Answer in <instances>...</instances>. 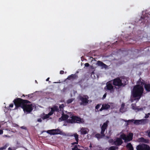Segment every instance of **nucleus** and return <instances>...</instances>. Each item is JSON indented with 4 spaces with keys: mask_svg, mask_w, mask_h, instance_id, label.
<instances>
[{
    "mask_svg": "<svg viewBox=\"0 0 150 150\" xmlns=\"http://www.w3.org/2000/svg\"><path fill=\"white\" fill-rule=\"evenodd\" d=\"M68 115L67 114H64L63 112L62 116L59 119V121L65 120H67V122L68 123H83L84 122L83 119L81 118L80 117L76 116H72L71 117V119H68L69 117Z\"/></svg>",
    "mask_w": 150,
    "mask_h": 150,
    "instance_id": "obj_1",
    "label": "nucleus"
},
{
    "mask_svg": "<svg viewBox=\"0 0 150 150\" xmlns=\"http://www.w3.org/2000/svg\"><path fill=\"white\" fill-rule=\"evenodd\" d=\"M144 91L143 87L136 85L134 86L132 91V96L134 98H138L139 100L142 96Z\"/></svg>",
    "mask_w": 150,
    "mask_h": 150,
    "instance_id": "obj_2",
    "label": "nucleus"
},
{
    "mask_svg": "<svg viewBox=\"0 0 150 150\" xmlns=\"http://www.w3.org/2000/svg\"><path fill=\"white\" fill-rule=\"evenodd\" d=\"M13 102L15 106V109L19 107L22 108L25 103H30V102L26 100H24L21 98H17L15 99Z\"/></svg>",
    "mask_w": 150,
    "mask_h": 150,
    "instance_id": "obj_3",
    "label": "nucleus"
},
{
    "mask_svg": "<svg viewBox=\"0 0 150 150\" xmlns=\"http://www.w3.org/2000/svg\"><path fill=\"white\" fill-rule=\"evenodd\" d=\"M112 81L114 86L119 87H124L126 85L127 81H128L126 79H124L122 81L119 77L114 79Z\"/></svg>",
    "mask_w": 150,
    "mask_h": 150,
    "instance_id": "obj_4",
    "label": "nucleus"
},
{
    "mask_svg": "<svg viewBox=\"0 0 150 150\" xmlns=\"http://www.w3.org/2000/svg\"><path fill=\"white\" fill-rule=\"evenodd\" d=\"M146 119L137 120L132 119L127 120V123L129 124L131 122H133L134 124L136 125H144L146 124Z\"/></svg>",
    "mask_w": 150,
    "mask_h": 150,
    "instance_id": "obj_5",
    "label": "nucleus"
},
{
    "mask_svg": "<svg viewBox=\"0 0 150 150\" xmlns=\"http://www.w3.org/2000/svg\"><path fill=\"white\" fill-rule=\"evenodd\" d=\"M78 98L79 100L81 101L80 104L81 105H85L88 103L89 101L88 100L89 98L87 96H83V97L79 95L78 97Z\"/></svg>",
    "mask_w": 150,
    "mask_h": 150,
    "instance_id": "obj_6",
    "label": "nucleus"
},
{
    "mask_svg": "<svg viewBox=\"0 0 150 150\" xmlns=\"http://www.w3.org/2000/svg\"><path fill=\"white\" fill-rule=\"evenodd\" d=\"M133 134L132 133H129L128 135L126 136L125 134L120 135L121 138L124 140L125 142H129L131 141L133 139Z\"/></svg>",
    "mask_w": 150,
    "mask_h": 150,
    "instance_id": "obj_7",
    "label": "nucleus"
},
{
    "mask_svg": "<svg viewBox=\"0 0 150 150\" xmlns=\"http://www.w3.org/2000/svg\"><path fill=\"white\" fill-rule=\"evenodd\" d=\"M47 133L51 135L60 134L62 135L63 133L62 131L59 129H52L47 131Z\"/></svg>",
    "mask_w": 150,
    "mask_h": 150,
    "instance_id": "obj_8",
    "label": "nucleus"
},
{
    "mask_svg": "<svg viewBox=\"0 0 150 150\" xmlns=\"http://www.w3.org/2000/svg\"><path fill=\"white\" fill-rule=\"evenodd\" d=\"M112 85L111 83L107 82L104 88L105 90L107 91H109L111 93H113L114 91V88Z\"/></svg>",
    "mask_w": 150,
    "mask_h": 150,
    "instance_id": "obj_9",
    "label": "nucleus"
},
{
    "mask_svg": "<svg viewBox=\"0 0 150 150\" xmlns=\"http://www.w3.org/2000/svg\"><path fill=\"white\" fill-rule=\"evenodd\" d=\"M136 149L137 150H150V146L147 144H142L137 146Z\"/></svg>",
    "mask_w": 150,
    "mask_h": 150,
    "instance_id": "obj_10",
    "label": "nucleus"
},
{
    "mask_svg": "<svg viewBox=\"0 0 150 150\" xmlns=\"http://www.w3.org/2000/svg\"><path fill=\"white\" fill-rule=\"evenodd\" d=\"M28 103H25L22 109L25 112H30L33 110V108L32 107V105L28 104Z\"/></svg>",
    "mask_w": 150,
    "mask_h": 150,
    "instance_id": "obj_11",
    "label": "nucleus"
},
{
    "mask_svg": "<svg viewBox=\"0 0 150 150\" xmlns=\"http://www.w3.org/2000/svg\"><path fill=\"white\" fill-rule=\"evenodd\" d=\"M108 121H107L105 122H104L101 127V132L100 133L101 134H102L103 137L105 136V132L108 126Z\"/></svg>",
    "mask_w": 150,
    "mask_h": 150,
    "instance_id": "obj_12",
    "label": "nucleus"
},
{
    "mask_svg": "<svg viewBox=\"0 0 150 150\" xmlns=\"http://www.w3.org/2000/svg\"><path fill=\"white\" fill-rule=\"evenodd\" d=\"M146 83L144 80L142 79V78H140L137 81V85H138L140 86L143 87V86H144V85L146 84Z\"/></svg>",
    "mask_w": 150,
    "mask_h": 150,
    "instance_id": "obj_13",
    "label": "nucleus"
},
{
    "mask_svg": "<svg viewBox=\"0 0 150 150\" xmlns=\"http://www.w3.org/2000/svg\"><path fill=\"white\" fill-rule=\"evenodd\" d=\"M110 108V105L108 104H103L102 105L101 108L99 110V111H102L103 110H108Z\"/></svg>",
    "mask_w": 150,
    "mask_h": 150,
    "instance_id": "obj_14",
    "label": "nucleus"
},
{
    "mask_svg": "<svg viewBox=\"0 0 150 150\" xmlns=\"http://www.w3.org/2000/svg\"><path fill=\"white\" fill-rule=\"evenodd\" d=\"M114 144L117 146H119L121 145L123 143V141L120 138L117 137L115 141L114 142Z\"/></svg>",
    "mask_w": 150,
    "mask_h": 150,
    "instance_id": "obj_15",
    "label": "nucleus"
},
{
    "mask_svg": "<svg viewBox=\"0 0 150 150\" xmlns=\"http://www.w3.org/2000/svg\"><path fill=\"white\" fill-rule=\"evenodd\" d=\"M59 109L57 106H55L52 108H51V110L49 112V115H52L55 111L59 112Z\"/></svg>",
    "mask_w": 150,
    "mask_h": 150,
    "instance_id": "obj_16",
    "label": "nucleus"
},
{
    "mask_svg": "<svg viewBox=\"0 0 150 150\" xmlns=\"http://www.w3.org/2000/svg\"><path fill=\"white\" fill-rule=\"evenodd\" d=\"M96 64L98 66L102 67V68L106 69L108 67L107 66L106 64L100 61H98Z\"/></svg>",
    "mask_w": 150,
    "mask_h": 150,
    "instance_id": "obj_17",
    "label": "nucleus"
},
{
    "mask_svg": "<svg viewBox=\"0 0 150 150\" xmlns=\"http://www.w3.org/2000/svg\"><path fill=\"white\" fill-rule=\"evenodd\" d=\"M71 136H74V137L76 141V142L71 143V144L72 145H74L75 144H78L79 142V135L76 133L71 135Z\"/></svg>",
    "mask_w": 150,
    "mask_h": 150,
    "instance_id": "obj_18",
    "label": "nucleus"
},
{
    "mask_svg": "<svg viewBox=\"0 0 150 150\" xmlns=\"http://www.w3.org/2000/svg\"><path fill=\"white\" fill-rule=\"evenodd\" d=\"M132 107V108L136 112H137L139 111H142L143 110L142 108H138L136 106V105L135 104L133 103L131 105Z\"/></svg>",
    "mask_w": 150,
    "mask_h": 150,
    "instance_id": "obj_19",
    "label": "nucleus"
},
{
    "mask_svg": "<svg viewBox=\"0 0 150 150\" xmlns=\"http://www.w3.org/2000/svg\"><path fill=\"white\" fill-rule=\"evenodd\" d=\"M78 78V76L76 74H72L68 76L67 78V79L69 80H70L71 79H76Z\"/></svg>",
    "mask_w": 150,
    "mask_h": 150,
    "instance_id": "obj_20",
    "label": "nucleus"
},
{
    "mask_svg": "<svg viewBox=\"0 0 150 150\" xmlns=\"http://www.w3.org/2000/svg\"><path fill=\"white\" fill-rule=\"evenodd\" d=\"M144 88L146 92H150V83H146V84L144 85Z\"/></svg>",
    "mask_w": 150,
    "mask_h": 150,
    "instance_id": "obj_21",
    "label": "nucleus"
},
{
    "mask_svg": "<svg viewBox=\"0 0 150 150\" xmlns=\"http://www.w3.org/2000/svg\"><path fill=\"white\" fill-rule=\"evenodd\" d=\"M126 147L128 149V150H134V148L132 144L130 143L127 144Z\"/></svg>",
    "mask_w": 150,
    "mask_h": 150,
    "instance_id": "obj_22",
    "label": "nucleus"
},
{
    "mask_svg": "<svg viewBox=\"0 0 150 150\" xmlns=\"http://www.w3.org/2000/svg\"><path fill=\"white\" fill-rule=\"evenodd\" d=\"M88 132L86 129L85 128H82L81 129V133L82 134H86Z\"/></svg>",
    "mask_w": 150,
    "mask_h": 150,
    "instance_id": "obj_23",
    "label": "nucleus"
},
{
    "mask_svg": "<svg viewBox=\"0 0 150 150\" xmlns=\"http://www.w3.org/2000/svg\"><path fill=\"white\" fill-rule=\"evenodd\" d=\"M118 149V147L113 146L110 147L108 149V150H116Z\"/></svg>",
    "mask_w": 150,
    "mask_h": 150,
    "instance_id": "obj_24",
    "label": "nucleus"
},
{
    "mask_svg": "<svg viewBox=\"0 0 150 150\" xmlns=\"http://www.w3.org/2000/svg\"><path fill=\"white\" fill-rule=\"evenodd\" d=\"M95 136L96 137L99 139L102 138L103 137L102 134H95Z\"/></svg>",
    "mask_w": 150,
    "mask_h": 150,
    "instance_id": "obj_25",
    "label": "nucleus"
},
{
    "mask_svg": "<svg viewBox=\"0 0 150 150\" xmlns=\"http://www.w3.org/2000/svg\"><path fill=\"white\" fill-rule=\"evenodd\" d=\"M145 18H149V17H148V14L147 13H146L143 16H142L141 17V19H145Z\"/></svg>",
    "mask_w": 150,
    "mask_h": 150,
    "instance_id": "obj_26",
    "label": "nucleus"
},
{
    "mask_svg": "<svg viewBox=\"0 0 150 150\" xmlns=\"http://www.w3.org/2000/svg\"><path fill=\"white\" fill-rule=\"evenodd\" d=\"M74 99L73 98L69 99L67 101V103L68 104H69L72 102L73 101Z\"/></svg>",
    "mask_w": 150,
    "mask_h": 150,
    "instance_id": "obj_27",
    "label": "nucleus"
},
{
    "mask_svg": "<svg viewBox=\"0 0 150 150\" xmlns=\"http://www.w3.org/2000/svg\"><path fill=\"white\" fill-rule=\"evenodd\" d=\"M64 107V105L63 104H62L59 106V108L60 109V110L63 111V108Z\"/></svg>",
    "mask_w": 150,
    "mask_h": 150,
    "instance_id": "obj_28",
    "label": "nucleus"
},
{
    "mask_svg": "<svg viewBox=\"0 0 150 150\" xmlns=\"http://www.w3.org/2000/svg\"><path fill=\"white\" fill-rule=\"evenodd\" d=\"M50 115H49V113L47 114H46L44 116L43 119H45L48 118H49L50 116Z\"/></svg>",
    "mask_w": 150,
    "mask_h": 150,
    "instance_id": "obj_29",
    "label": "nucleus"
},
{
    "mask_svg": "<svg viewBox=\"0 0 150 150\" xmlns=\"http://www.w3.org/2000/svg\"><path fill=\"white\" fill-rule=\"evenodd\" d=\"M7 147V145H5L3 146L0 148V150H3L5 149Z\"/></svg>",
    "mask_w": 150,
    "mask_h": 150,
    "instance_id": "obj_30",
    "label": "nucleus"
},
{
    "mask_svg": "<svg viewBox=\"0 0 150 150\" xmlns=\"http://www.w3.org/2000/svg\"><path fill=\"white\" fill-rule=\"evenodd\" d=\"M101 105V104H97L95 107L96 109L98 110L100 108Z\"/></svg>",
    "mask_w": 150,
    "mask_h": 150,
    "instance_id": "obj_31",
    "label": "nucleus"
},
{
    "mask_svg": "<svg viewBox=\"0 0 150 150\" xmlns=\"http://www.w3.org/2000/svg\"><path fill=\"white\" fill-rule=\"evenodd\" d=\"M146 133L147 134L148 136L150 138V129L147 131Z\"/></svg>",
    "mask_w": 150,
    "mask_h": 150,
    "instance_id": "obj_32",
    "label": "nucleus"
},
{
    "mask_svg": "<svg viewBox=\"0 0 150 150\" xmlns=\"http://www.w3.org/2000/svg\"><path fill=\"white\" fill-rule=\"evenodd\" d=\"M124 105L123 106L122 105V106L120 109V112H123V110L124 109Z\"/></svg>",
    "mask_w": 150,
    "mask_h": 150,
    "instance_id": "obj_33",
    "label": "nucleus"
},
{
    "mask_svg": "<svg viewBox=\"0 0 150 150\" xmlns=\"http://www.w3.org/2000/svg\"><path fill=\"white\" fill-rule=\"evenodd\" d=\"M150 115V114L149 113H148L147 114H146L145 116V118H147L149 117V115Z\"/></svg>",
    "mask_w": 150,
    "mask_h": 150,
    "instance_id": "obj_34",
    "label": "nucleus"
},
{
    "mask_svg": "<svg viewBox=\"0 0 150 150\" xmlns=\"http://www.w3.org/2000/svg\"><path fill=\"white\" fill-rule=\"evenodd\" d=\"M21 128L23 129L27 130L26 127L24 126H23L21 127Z\"/></svg>",
    "mask_w": 150,
    "mask_h": 150,
    "instance_id": "obj_35",
    "label": "nucleus"
},
{
    "mask_svg": "<svg viewBox=\"0 0 150 150\" xmlns=\"http://www.w3.org/2000/svg\"><path fill=\"white\" fill-rule=\"evenodd\" d=\"M85 66L86 67H88L89 66V64L88 63H86L84 64Z\"/></svg>",
    "mask_w": 150,
    "mask_h": 150,
    "instance_id": "obj_36",
    "label": "nucleus"
},
{
    "mask_svg": "<svg viewBox=\"0 0 150 150\" xmlns=\"http://www.w3.org/2000/svg\"><path fill=\"white\" fill-rule=\"evenodd\" d=\"M13 106V103H11L9 105V107L10 108H12Z\"/></svg>",
    "mask_w": 150,
    "mask_h": 150,
    "instance_id": "obj_37",
    "label": "nucleus"
},
{
    "mask_svg": "<svg viewBox=\"0 0 150 150\" xmlns=\"http://www.w3.org/2000/svg\"><path fill=\"white\" fill-rule=\"evenodd\" d=\"M64 73V71L63 70H61L60 72V74H63Z\"/></svg>",
    "mask_w": 150,
    "mask_h": 150,
    "instance_id": "obj_38",
    "label": "nucleus"
},
{
    "mask_svg": "<svg viewBox=\"0 0 150 150\" xmlns=\"http://www.w3.org/2000/svg\"><path fill=\"white\" fill-rule=\"evenodd\" d=\"M38 121L39 122H41L42 121V120L41 118H39L38 119Z\"/></svg>",
    "mask_w": 150,
    "mask_h": 150,
    "instance_id": "obj_39",
    "label": "nucleus"
},
{
    "mask_svg": "<svg viewBox=\"0 0 150 150\" xmlns=\"http://www.w3.org/2000/svg\"><path fill=\"white\" fill-rule=\"evenodd\" d=\"M106 95H107V93H105L103 96V98H105L106 97Z\"/></svg>",
    "mask_w": 150,
    "mask_h": 150,
    "instance_id": "obj_40",
    "label": "nucleus"
},
{
    "mask_svg": "<svg viewBox=\"0 0 150 150\" xmlns=\"http://www.w3.org/2000/svg\"><path fill=\"white\" fill-rule=\"evenodd\" d=\"M113 139H112L110 140L109 141V142L111 143H112V142H113Z\"/></svg>",
    "mask_w": 150,
    "mask_h": 150,
    "instance_id": "obj_41",
    "label": "nucleus"
},
{
    "mask_svg": "<svg viewBox=\"0 0 150 150\" xmlns=\"http://www.w3.org/2000/svg\"><path fill=\"white\" fill-rule=\"evenodd\" d=\"M3 131L2 130H0V135L3 133Z\"/></svg>",
    "mask_w": 150,
    "mask_h": 150,
    "instance_id": "obj_42",
    "label": "nucleus"
},
{
    "mask_svg": "<svg viewBox=\"0 0 150 150\" xmlns=\"http://www.w3.org/2000/svg\"><path fill=\"white\" fill-rule=\"evenodd\" d=\"M3 137H9V136L8 135H4L3 136Z\"/></svg>",
    "mask_w": 150,
    "mask_h": 150,
    "instance_id": "obj_43",
    "label": "nucleus"
},
{
    "mask_svg": "<svg viewBox=\"0 0 150 150\" xmlns=\"http://www.w3.org/2000/svg\"><path fill=\"white\" fill-rule=\"evenodd\" d=\"M30 95H31L30 94H29L28 95H26V96H27V98H28L30 97Z\"/></svg>",
    "mask_w": 150,
    "mask_h": 150,
    "instance_id": "obj_44",
    "label": "nucleus"
},
{
    "mask_svg": "<svg viewBox=\"0 0 150 150\" xmlns=\"http://www.w3.org/2000/svg\"><path fill=\"white\" fill-rule=\"evenodd\" d=\"M50 79V78L49 77L46 80V81H49V79Z\"/></svg>",
    "mask_w": 150,
    "mask_h": 150,
    "instance_id": "obj_45",
    "label": "nucleus"
},
{
    "mask_svg": "<svg viewBox=\"0 0 150 150\" xmlns=\"http://www.w3.org/2000/svg\"><path fill=\"white\" fill-rule=\"evenodd\" d=\"M8 150H12V149H11V148L10 147H9L8 148Z\"/></svg>",
    "mask_w": 150,
    "mask_h": 150,
    "instance_id": "obj_46",
    "label": "nucleus"
},
{
    "mask_svg": "<svg viewBox=\"0 0 150 150\" xmlns=\"http://www.w3.org/2000/svg\"><path fill=\"white\" fill-rule=\"evenodd\" d=\"M24 96V97H25V96L24 95V94H23V96Z\"/></svg>",
    "mask_w": 150,
    "mask_h": 150,
    "instance_id": "obj_47",
    "label": "nucleus"
},
{
    "mask_svg": "<svg viewBox=\"0 0 150 150\" xmlns=\"http://www.w3.org/2000/svg\"><path fill=\"white\" fill-rule=\"evenodd\" d=\"M35 81L36 82H37V81L36 80H35Z\"/></svg>",
    "mask_w": 150,
    "mask_h": 150,
    "instance_id": "obj_48",
    "label": "nucleus"
}]
</instances>
